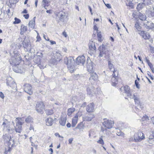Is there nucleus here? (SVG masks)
Listing matches in <instances>:
<instances>
[{
  "label": "nucleus",
  "mask_w": 154,
  "mask_h": 154,
  "mask_svg": "<svg viewBox=\"0 0 154 154\" xmlns=\"http://www.w3.org/2000/svg\"><path fill=\"white\" fill-rule=\"evenodd\" d=\"M114 122L113 121L111 120H107L104 121L103 123V125L106 128L110 129L113 126Z\"/></svg>",
  "instance_id": "nucleus-10"
},
{
  "label": "nucleus",
  "mask_w": 154,
  "mask_h": 154,
  "mask_svg": "<svg viewBox=\"0 0 154 154\" xmlns=\"http://www.w3.org/2000/svg\"><path fill=\"white\" fill-rule=\"evenodd\" d=\"M15 131L16 132L20 133L22 130V126L16 125V126L14 127Z\"/></svg>",
  "instance_id": "nucleus-27"
},
{
  "label": "nucleus",
  "mask_w": 154,
  "mask_h": 154,
  "mask_svg": "<svg viewBox=\"0 0 154 154\" xmlns=\"http://www.w3.org/2000/svg\"><path fill=\"white\" fill-rule=\"evenodd\" d=\"M61 55L60 54L58 53H57L56 54V55L55 56V58L56 59H60V57Z\"/></svg>",
  "instance_id": "nucleus-49"
},
{
  "label": "nucleus",
  "mask_w": 154,
  "mask_h": 154,
  "mask_svg": "<svg viewBox=\"0 0 154 154\" xmlns=\"http://www.w3.org/2000/svg\"><path fill=\"white\" fill-rule=\"evenodd\" d=\"M88 45L89 48L91 51H94L96 50V48L94 42H90Z\"/></svg>",
  "instance_id": "nucleus-23"
},
{
  "label": "nucleus",
  "mask_w": 154,
  "mask_h": 154,
  "mask_svg": "<svg viewBox=\"0 0 154 154\" xmlns=\"http://www.w3.org/2000/svg\"><path fill=\"white\" fill-rule=\"evenodd\" d=\"M23 89L29 95L32 94V87L30 84L27 83L25 84L24 85Z\"/></svg>",
  "instance_id": "nucleus-11"
},
{
  "label": "nucleus",
  "mask_w": 154,
  "mask_h": 154,
  "mask_svg": "<svg viewBox=\"0 0 154 154\" xmlns=\"http://www.w3.org/2000/svg\"><path fill=\"white\" fill-rule=\"evenodd\" d=\"M98 50L100 51L99 56L101 57H105L108 54L109 51L106 48L105 45L103 44L99 47Z\"/></svg>",
  "instance_id": "nucleus-5"
},
{
  "label": "nucleus",
  "mask_w": 154,
  "mask_h": 154,
  "mask_svg": "<svg viewBox=\"0 0 154 154\" xmlns=\"http://www.w3.org/2000/svg\"><path fill=\"white\" fill-rule=\"evenodd\" d=\"M109 68L111 71H113V66L112 64H110V65H109Z\"/></svg>",
  "instance_id": "nucleus-54"
},
{
  "label": "nucleus",
  "mask_w": 154,
  "mask_h": 154,
  "mask_svg": "<svg viewBox=\"0 0 154 154\" xmlns=\"http://www.w3.org/2000/svg\"><path fill=\"white\" fill-rule=\"evenodd\" d=\"M94 106L93 103H91L87 106L86 109L88 112H93L94 110Z\"/></svg>",
  "instance_id": "nucleus-19"
},
{
  "label": "nucleus",
  "mask_w": 154,
  "mask_h": 154,
  "mask_svg": "<svg viewBox=\"0 0 154 154\" xmlns=\"http://www.w3.org/2000/svg\"><path fill=\"white\" fill-rule=\"evenodd\" d=\"M147 74L150 78L152 80L154 79V77L153 75H152L149 71L147 72Z\"/></svg>",
  "instance_id": "nucleus-50"
},
{
  "label": "nucleus",
  "mask_w": 154,
  "mask_h": 154,
  "mask_svg": "<svg viewBox=\"0 0 154 154\" xmlns=\"http://www.w3.org/2000/svg\"><path fill=\"white\" fill-rule=\"evenodd\" d=\"M113 69V71H112V72H113V73L112 75V77H117V76H116L115 74V73L116 72V71L115 70V69Z\"/></svg>",
  "instance_id": "nucleus-59"
},
{
  "label": "nucleus",
  "mask_w": 154,
  "mask_h": 154,
  "mask_svg": "<svg viewBox=\"0 0 154 154\" xmlns=\"http://www.w3.org/2000/svg\"><path fill=\"white\" fill-rule=\"evenodd\" d=\"M148 15L149 17L154 16V8L151 9L148 12Z\"/></svg>",
  "instance_id": "nucleus-35"
},
{
  "label": "nucleus",
  "mask_w": 154,
  "mask_h": 154,
  "mask_svg": "<svg viewBox=\"0 0 154 154\" xmlns=\"http://www.w3.org/2000/svg\"><path fill=\"white\" fill-rule=\"evenodd\" d=\"M2 138L4 141L8 143V147L5 148V153L7 154L9 152H10L11 148L15 146L14 145V140L13 139L12 134L4 133Z\"/></svg>",
  "instance_id": "nucleus-2"
},
{
  "label": "nucleus",
  "mask_w": 154,
  "mask_h": 154,
  "mask_svg": "<svg viewBox=\"0 0 154 154\" xmlns=\"http://www.w3.org/2000/svg\"><path fill=\"white\" fill-rule=\"evenodd\" d=\"M98 41L101 42L102 38V35L100 32H98L97 33Z\"/></svg>",
  "instance_id": "nucleus-43"
},
{
  "label": "nucleus",
  "mask_w": 154,
  "mask_h": 154,
  "mask_svg": "<svg viewBox=\"0 0 154 154\" xmlns=\"http://www.w3.org/2000/svg\"><path fill=\"white\" fill-rule=\"evenodd\" d=\"M134 138L135 142H140L145 138V136L144 134L142 132L138 131L134 134Z\"/></svg>",
  "instance_id": "nucleus-6"
},
{
  "label": "nucleus",
  "mask_w": 154,
  "mask_h": 154,
  "mask_svg": "<svg viewBox=\"0 0 154 154\" xmlns=\"http://www.w3.org/2000/svg\"><path fill=\"white\" fill-rule=\"evenodd\" d=\"M16 122V125H22L24 123V119L23 117H17L15 120Z\"/></svg>",
  "instance_id": "nucleus-21"
},
{
  "label": "nucleus",
  "mask_w": 154,
  "mask_h": 154,
  "mask_svg": "<svg viewBox=\"0 0 154 154\" xmlns=\"http://www.w3.org/2000/svg\"><path fill=\"white\" fill-rule=\"evenodd\" d=\"M38 66L41 69L44 68V67H45L46 66L44 64L43 62H40L38 64Z\"/></svg>",
  "instance_id": "nucleus-45"
},
{
  "label": "nucleus",
  "mask_w": 154,
  "mask_h": 154,
  "mask_svg": "<svg viewBox=\"0 0 154 154\" xmlns=\"http://www.w3.org/2000/svg\"><path fill=\"white\" fill-rule=\"evenodd\" d=\"M27 27L26 26H24L23 25H22L21 26V32L20 34L22 35L23 34V33L27 31Z\"/></svg>",
  "instance_id": "nucleus-32"
},
{
  "label": "nucleus",
  "mask_w": 154,
  "mask_h": 154,
  "mask_svg": "<svg viewBox=\"0 0 154 154\" xmlns=\"http://www.w3.org/2000/svg\"><path fill=\"white\" fill-rule=\"evenodd\" d=\"M131 99H133L136 104L140 105V96L137 93L134 94L130 97Z\"/></svg>",
  "instance_id": "nucleus-13"
},
{
  "label": "nucleus",
  "mask_w": 154,
  "mask_h": 154,
  "mask_svg": "<svg viewBox=\"0 0 154 154\" xmlns=\"http://www.w3.org/2000/svg\"><path fill=\"white\" fill-rule=\"evenodd\" d=\"M45 112L47 115H50L54 113L53 111L51 109H46L45 110Z\"/></svg>",
  "instance_id": "nucleus-39"
},
{
  "label": "nucleus",
  "mask_w": 154,
  "mask_h": 154,
  "mask_svg": "<svg viewBox=\"0 0 154 154\" xmlns=\"http://www.w3.org/2000/svg\"><path fill=\"white\" fill-rule=\"evenodd\" d=\"M146 62L148 65L150 69L153 68V65L152 63L149 61V60L148 59H146Z\"/></svg>",
  "instance_id": "nucleus-42"
},
{
  "label": "nucleus",
  "mask_w": 154,
  "mask_h": 154,
  "mask_svg": "<svg viewBox=\"0 0 154 154\" xmlns=\"http://www.w3.org/2000/svg\"><path fill=\"white\" fill-rule=\"evenodd\" d=\"M21 58L20 54L17 53H14V57L10 61V64L14 66L13 68L14 71L17 73L22 72V71L20 68H18L17 65H18L20 63Z\"/></svg>",
  "instance_id": "nucleus-3"
},
{
  "label": "nucleus",
  "mask_w": 154,
  "mask_h": 154,
  "mask_svg": "<svg viewBox=\"0 0 154 154\" xmlns=\"http://www.w3.org/2000/svg\"><path fill=\"white\" fill-rule=\"evenodd\" d=\"M0 97L2 99H3L5 97L4 94L2 92H0Z\"/></svg>",
  "instance_id": "nucleus-55"
},
{
  "label": "nucleus",
  "mask_w": 154,
  "mask_h": 154,
  "mask_svg": "<svg viewBox=\"0 0 154 154\" xmlns=\"http://www.w3.org/2000/svg\"><path fill=\"white\" fill-rule=\"evenodd\" d=\"M35 17H33V20L29 21L28 25L31 28H33L35 25Z\"/></svg>",
  "instance_id": "nucleus-24"
},
{
  "label": "nucleus",
  "mask_w": 154,
  "mask_h": 154,
  "mask_svg": "<svg viewBox=\"0 0 154 154\" xmlns=\"http://www.w3.org/2000/svg\"><path fill=\"white\" fill-rule=\"evenodd\" d=\"M3 127V132L12 134L15 132L14 128L10 125V122L7 119H5L2 125Z\"/></svg>",
  "instance_id": "nucleus-4"
},
{
  "label": "nucleus",
  "mask_w": 154,
  "mask_h": 154,
  "mask_svg": "<svg viewBox=\"0 0 154 154\" xmlns=\"http://www.w3.org/2000/svg\"><path fill=\"white\" fill-rule=\"evenodd\" d=\"M14 20L15 21L14 22V24L19 23L20 22V20L16 17L15 18Z\"/></svg>",
  "instance_id": "nucleus-48"
},
{
  "label": "nucleus",
  "mask_w": 154,
  "mask_h": 154,
  "mask_svg": "<svg viewBox=\"0 0 154 154\" xmlns=\"http://www.w3.org/2000/svg\"><path fill=\"white\" fill-rule=\"evenodd\" d=\"M35 108L38 112H41L45 109V105L42 102H38L36 103Z\"/></svg>",
  "instance_id": "nucleus-9"
},
{
  "label": "nucleus",
  "mask_w": 154,
  "mask_h": 154,
  "mask_svg": "<svg viewBox=\"0 0 154 154\" xmlns=\"http://www.w3.org/2000/svg\"><path fill=\"white\" fill-rule=\"evenodd\" d=\"M116 134L118 136H124V133L123 132L119 130V132L117 131L116 133Z\"/></svg>",
  "instance_id": "nucleus-51"
},
{
  "label": "nucleus",
  "mask_w": 154,
  "mask_h": 154,
  "mask_svg": "<svg viewBox=\"0 0 154 154\" xmlns=\"http://www.w3.org/2000/svg\"><path fill=\"white\" fill-rule=\"evenodd\" d=\"M50 42H51V45H53V44H56V42L54 41L50 40Z\"/></svg>",
  "instance_id": "nucleus-63"
},
{
  "label": "nucleus",
  "mask_w": 154,
  "mask_h": 154,
  "mask_svg": "<svg viewBox=\"0 0 154 154\" xmlns=\"http://www.w3.org/2000/svg\"><path fill=\"white\" fill-rule=\"evenodd\" d=\"M59 14L60 15V20L62 22H64L65 19L66 17V13L64 11H61Z\"/></svg>",
  "instance_id": "nucleus-20"
},
{
  "label": "nucleus",
  "mask_w": 154,
  "mask_h": 154,
  "mask_svg": "<svg viewBox=\"0 0 154 154\" xmlns=\"http://www.w3.org/2000/svg\"><path fill=\"white\" fill-rule=\"evenodd\" d=\"M135 27L138 31H140V30L141 29V27L139 25L138 23L136 22L135 24Z\"/></svg>",
  "instance_id": "nucleus-41"
},
{
  "label": "nucleus",
  "mask_w": 154,
  "mask_h": 154,
  "mask_svg": "<svg viewBox=\"0 0 154 154\" xmlns=\"http://www.w3.org/2000/svg\"><path fill=\"white\" fill-rule=\"evenodd\" d=\"M42 2L43 3V6L46 9H47L46 8H45V7L46 5H47L48 4V0H43Z\"/></svg>",
  "instance_id": "nucleus-46"
},
{
  "label": "nucleus",
  "mask_w": 154,
  "mask_h": 154,
  "mask_svg": "<svg viewBox=\"0 0 154 154\" xmlns=\"http://www.w3.org/2000/svg\"><path fill=\"white\" fill-rule=\"evenodd\" d=\"M62 35L65 36V37H66L67 36V35L66 32L64 31L62 33Z\"/></svg>",
  "instance_id": "nucleus-61"
},
{
  "label": "nucleus",
  "mask_w": 154,
  "mask_h": 154,
  "mask_svg": "<svg viewBox=\"0 0 154 154\" xmlns=\"http://www.w3.org/2000/svg\"><path fill=\"white\" fill-rule=\"evenodd\" d=\"M112 85L115 86L117 84V77H112L111 79Z\"/></svg>",
  "instance_id": "nucleus-29"
},
{
  "label": "nucleus",
  "mask_w": 154,
  "mask_h": 154,
  "mask_svg": "<svg viewBox=\"0 0 154 154\" xmlns=\"http://www.w3.org/2000/svg\"><path fill=\"white\" fill-rule=\"evenodd\" d=\"M64 60L65 63L67 65V66L73 64L75 63L74 58L71 57H66L64 58Z\"/></svg>",
  "instance_id": "nucleus-12"
},
{
  "label": "nucleus",
  "mask_w": 154,
  "mask_h": 154,
  "mask_svg": "<svg viewBox=\"0 0 154 154\" xmlns=\"http://www.w3.org/2000/svg\"><path fill=\"white\" fill-rule=\"evenodd\" d=\"M84 125L82 122H81L75 128V129H78L79 130L83 129H84Z\"/></svg>",
  "instance_id": "nucleus-34"
},
{
  "label": "nucleus",
  "mask_w": 154,
  "mask_h": 154,
  "mask_svg": "<svg viewBox=\"0 0 154 154\" xmlns=\"http://www.w3.org/2000/svg\"><path fill=\"white\" fill-rule=\"evenodd\" d=\"M106 6L109 8H110L111 7V5L109 4H105Z\"/></svg>",
  "instance_id": "nucleus-62"
},
{
  "label": "nucleus",
  "mask_w": 154,
  "mask_h": 154,
  "mask_svg": "<svg viewBox=\"0 0 154 154\" xmlns=\"http://www.w3.org/2000/svg\"><path fill=\"white\" fill-rule=\"evenodd\" d=\"M95 117L93 113H90L87 116L82 117L83 121H91Z\"/></svg>",
  "instance_id": "nucleus-15"
},
{
  "label": "nucleus",
  "mask_w": 154,
  "mask_h": 154,
  "mask_svg": "<svg viewBox=\"0 0 154 154\" xmlns=\"http://www.w3.org/2000/svg\"><path fill=\"white\" fill-rule=\"evenodd\" d=\"M25 50L26 51H31V46L29 42L24 39L23 42Z\"/></svg>",
  "instance_id": "nucleus-14"
},
{
  "label": "nucleus",
  "mask_w": 154,
  "mask_h": 154,
  "mask_svg": "<svg viewBox=\"0 0 154 154\" xmlns=\"http://www.w3.org/2000/svg\"><path fill=\"white\" fill-rule=\"evenodd\" d=\"M53 119L52 118H48L46 120V125L48 126H51L52 125Z\"/></svg>",
  "instance_id": "nucleus-31"
},
{
  "label": "nucleus",
  "mask_w": 154,
  "mask_h": 154,
  "mask_svg": "<svg viewBox=\"0 0 154 154\" xmlns=\"http://www.w3.org/2000/svg\"><path fill=\"white\" fill-rule=\"evenodd\" d=\"M120 91L123 92L124 90V93H125L128 97H130L132 94H131V90L130 87L128 85H126L124 87H122L120 88Z\"/></svg>",
  "instance_id": "nucleus-7"
},
{
  "label": "nucleus",
  "mask_w": 154,
  "mask_h": 154,
  "mask_svg": "<svg viewBox=\"0 0 154 154\" xmlns=\"http://www.w3.org/2000/svg\"><path fill=\"white\" fill-rule=\"evenodd\" d=\"M68 0H60V3L62 5H65L67 4Z\"/></svg>",
  "instance_id": "nucleus-47"
},
{
  "label": "nucleus",
  "mask_w": 154,
  "mask_h": 154,
  "mask_svg": "<svg viewBox=\"0 0 154 154\" xmlns=\"http://www.w3.org/2000/svg\"><path fill=\"white\" fill-rule=\"evenodd\" d=\"M18 1V0H9V5H8L9 6H11V5H14L16 4Z\"/></svg>",
  "instance_id": "nucleus-36"
},
{
  "label": "nucleus",
  "mask_w": 154,
  "mask_h": 154,
  "mask_svg": "<svg viewBox=\"0 0 154 154\" xmlns=\"http://www.w3.org/2000/svg\"><path fill=\"white\" fill-rule=\"evenodd\" d=\"M25 122L27 123H31L33 122V119L30 116H28L25 120Z\"/></svg>",
  "instance_id": "nucleus-30"
},
{
  "label": "nucleus",
  "mask_w": 154,
  "mask_h": 154,
  "mask_svg": "<svg viewBox=\"0 0 154 154\" xmlns=\"http://www.w3.org/2000/svg\"><path fill=\"white\" fill-rule=\"evenodd\" d=\"M139 15H138V18L141 20L142 21H143L145 20L146 19V15L140 12H139L138 13Z\"/></svg>",
  "instance_id": "nucleus-25"
},
{
  "label": "nucleus",
  "mask_w": 154,
  "mask_h": 154,
  "mask_svg": "<svg viewBox=\"0 0 154 154\" xmlns=\"http://www.w3.org/2000/svg\"><path fill=\"white\" fill-rule=\"evenodd\" d=\"M7 84L8 85H9L11 87H12L13 89L17 91V87L16 85V84L14 82H12L11 83V84H9L8 82H7Z\"/></svg>",
  "instance_id": "nucleus-26"
},
{
  "label": "nucleus",
  "mask_w": 154,
  "mask_h": 154,
  "mask_svg": "<svg viewBox=\"0 0 154 154\" xmlns=\"http://www.w3.org/2000/svg\"><path fill=\"white\" fill-rule=\"evenodd\" d=\"M87 91L88 94L93 95V94L96 93V89H94L93 86H91L87 88Z\"/></svg>",
  "instance_id": "nucleus-18"
},
{
  "label": "nucleus",
  "mask_w": 154,
  "mask_h": 154,
  "mask_svg": "<svg viewBox=\"0 0 154 154\" xmlns=\"http://www.w3.org/2000/svg\"><path fill=\"white\" fill-rule=\"evenodd\" d=\"M85 59L84 56L78 57L76 59V62L78 64H82L83 65L85 62Z\"/></svg>",
  "instance_id": "nucleus-16"
},
{
  "label": "nucleus",
  "mask_w": 154,
  "mask_h": 154,
  "mask_svg": "<svg viewBox=\"0 0 154 154\" xmlns=\"http://www.w3.org/2000/svg\"><path fill=\"white\" fill-rule=\"evenodd\" d=\"M144 27L148 29H154V24L151 21H148L146 20L143 21Z\"/></svg>",
  "instance_id": "nucleus-8"
},
{
  "label": "nucleus",
  "mask_w": 154,
  "mask_h": 154,
  "mask_svg": "<svg viewBox=\"0 0 154 154\" xmlns=\"http://www.w3.org/2000/svg\"><path fill=\"white\" fill-rule=\"evenodd\" d=\"M151 120L153 124L154 125V116L152 117L151 118Z\"/></svg>",
  "instance_id": "nucleus-64"
},
{
  "label": "nucleus",
  "mask_w": 154,
  "mask_h": 154,
  "mask_svg": "<svg viewBox=\"0 0 154 154\" xmlns=\"http://www.w3.org/2000/svg\"><path fill=\"white\" fill-rule=\"evenodd\" d=\"M73 140V138H71L69 139V144H71L72 143V142Z\"/></svg>",
  "instance_id": "nucleus-58"
},
{
  "label": "nucleus",
  "mask_w": 154,
  "mask_h": 154,
  "mask_svg": "<svg viewBox=\"0 0 154 154\" xmlns=\"http://www.w3.org/2000/svg\"><path fill=\"white\" fill-rule=\"evenodd\" d=\"M94 30H96L97 31L98 30V28L96 26V24L94 22Z\"/></svg>",
  "instance_id": "nucleus-57"
},
{
  "label": "nucleus",
  "mask_w": 154,
  "mask_h": 154,
  "mask_svg": "<svg viewBox=\"0 0 154 154\" xmlns=\"http://www.w3.org/2000/svg\"><path fill=\"white\" fill-rule=\"evenodd\" d=\"M135 84L137 88H139V86H138V82L136 80L135 81Z\"/></svg>",
  "instance_id": "nucleus-60"
},
{
  "label": "nucleus",
  "mask_w": 154,
  "mask_h": 154,
  "mask_svg": "<svg viewBox=\"0 0 154 154\" xmlns=\"http://www.w3.org/2000/svg\"><path fill=\"white\" fill-rule=\"evenodd\" d=\"M66 119V117H61L59 121V123L62 126L65 125Z\"/></svg>",
  "instance_id": "nucleus-28"
},
{
  "label": "nucleus",
  "mask_w": 154,
  "mask_h": 154,
  "mask_svg": "<svg viewBox=\"0 0 154 154\" xmlns=\"http://www.w3.org/2000/svg\"><path fill=\"white\" fill-rule=\"evenodd\" d=\"M75 109L74 108H69L68 110L67 115L68 116H70L72 112H74Z\"/></svg>",
  "instance_id": "nucleus-37"
},
{
  "label": "nucleus",
  "mask_w": 154,
  "mask_h": 154,
  "mask_svg": "<svg viewBox=\"0 0 154 154\" xmlns=\"http://www.w3.org/2000/svg\"><path fill=\"white\" fill-rule=\"evenodd\" d=\"M87 71L90 73L89 80L92 84L97 79V75L96 73L94 72L93 69L94 64L89 57H88L87 60L86 64Z\"/></svg>",
  "instance_id": "nucleus-1"
},
{
  "label": "nucleus",
  "mask_w": 154,
  "mask_h": 154,
  "mask_svg": "<svg viewBox=\"0 0 154 154\" xmlns=\"http://www.w3.org/2000/svg\"><path fill=\"white\" fill-rule=\"evenodd\" d=\"M67 68L71 73L73 72L74 69V64L67 66Z\"/></svg>",
  "instance_id": "nucleus-33"
},
{
  "label": "nucleus",
  "mask_w": 154,
  "mask_h": 154,
  "mask_svg": "<svg viewBox=\"0 0 154 154\" xmlns=\"http://www.w3.org/2000/svg\"><path fill=\"white\" fill-rule=\"evenodd\" d=\"M144 6V3H139L137 5V8L138 10H139L140 9L142 8Z\"/></svg>",
  "instance_id": "nucleus-38"
},
{
  "label": "nucleus",
  "mask_w": 154,
  "mask_h": 154,
  "mask_svg": "<svg viewBox=\"0 0 154 154\" xmlns=\"http://www.w3.org/2000/svg\"><path fill=\"white\" fill-rule=\"evenodd\" d=\"M143 120H145L146 121L149 120V119L148 116L146 115H145V116H143Z\"/></svg>",
  "instance_id": "nucleus-53"
},
{
  "label": "nucleus",
  "mask_w": 154,
  "mask_h": 154,
  "mask_svg": "<svg viewBox=\"0 0 154 154\" xmlns=\"http://www.w3.org/2000/svg\"><path fill=\"white\" fill-rule=\"evenodd\" d=\"M23 17L26 19H28L29 18V15L28 14L23 15Z\"/></svg>",
  "instance_id": "nucleus-56"
},
{
  "label": "nucleus",
  "mask_w": 154,
  "mask_h": 154,
  "mask_svg": "<svg viewBox=\"0 0 154 154\" xmlns=\"http://www.w3.org/2000/svg\"><path fill=\"white\" fill-rule=\"evenodd\" d=\"M37 33V36L36 37V38L37 39L36 41L39 42L41 40V38L39 34V33L36 32Z\"/></svg>",
  "instance_id": "nucleus-52"
},
{
  "label": "nucleus",
  "mask_w": 154,
  "mask_h": 154,
  "mask_svg": "<svg viewBox=\"0 0 154 154\" xmlns=\"http://www.w3.org/2000/svg\"><path fill=\"white\" fill-rule=\"evenodd\" d=\"M138 13L139 12H134L133 13L132 16L133 17L135 18H137L138 17Z\"/></svg>",
  "instance_id": "nucleus-44"
},
{
  "label": "nucleus",
  "mask_w": 154,
  "mask_h": 154,
  "mask_svg": "<svg viewBox=\"0 0 154 154\" xmlns=\"http://www.w3.org/2000/svg\"><path fill=\"white\" fill-rule=\"evenodd\" d=\"M78 119V116L77 115H75V117L72 119V127H74L77 123Z\"/></svg>",
  "instance_id": "nucleus-22"
},
{
  "label": "nucleus",
  "mask_w": 154,
  "mask_h": 154,
  "mask_svg": "<svg viewBox=\"0 0 154 154\" xmlns=\"http://www.w3.org/2000/svg\"><path fill=\"white\" fill-rule=\"evenodd\" d=\"M139 34L144 39H149L150 37L149 33L146 32L144 31H140L139 32Z\"/></svg>",
  "instance_id": "nucleus-17"
},
{
  "label": "nucleus",
  "mask_w": 154,
  "mask_h": 154,
  "mask_svg": "<svg viewBox=\"0 0 154 154\" xmlns=\"http://www.w3.org/2000/svg\"><path fill=\"white\" fill-rule=\"evenodd\" d=\"M97 142L98 143L102 145H103L104 144V142L103 140V137L102 136H101L100 137L99 140L98 141H97Z\"/></svg>",
  "instance_id": "nucleus-40"
}]
</instances>
